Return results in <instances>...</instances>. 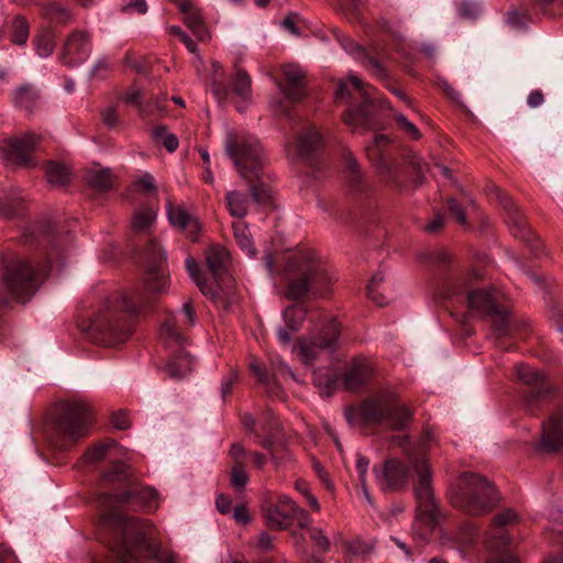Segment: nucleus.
<instances>
[{
	"mask_svg": "<svg viewBox=\"0 0 563 563\" xmlns=\"http://www.w3.org/2000/svg\"><path fill=\"white\" fill-rule=\"evenodd\" d=\"M373 373V362L369 358L355 356L347 364L342 380L346 389L356 390L372 379Z\"/></svg>",
	"mask_w": 563,
	"mask_h": 563,
	"instance_id": "21",
	"label": "nucleus"
},
{
	"mask_svg": "<svg viewBox=\"0 0 563 563\" xmlns=\"http://www.w3.org/2000/svg\"><path fill=\"white\" fill-rule=\"evenodd\" d=\"M46 273V266L35 271L25 260L13 256L4 261L3 287L11 300L25 302L34 295L37 279Z\"/></svg>",
	"mask_w": 563,
	"mask_h": 563,
	"instance_id": "11",
	"label": "nucleus"
},
{
	"mask_svg": "<svg viewBox=\"0 0 563 563\" xmlns=\"http://www.w3.org/2000/svg\"><path fill=\"white\" fill-rule=\"evenodd\" d=\"M235 242L241 250L250 257L255 255V249L245 222L236 221L232 225Z\"/></svg>",
	"mask_w": 563,
	"mask_h": 563,
	"instance_id": "37",
	"label": "nucleus"
},
{
	"mask_svg": "<svg viewBox=\"0 0 563 563\" xmlns=\"http://www.w3.org/2000/svg\"><path fill=\"white\" fill-rule=\"evenodd\" d=\"M152 307V299L139 289L131 288L110 296L102 311L91 323L93 339L106 346L125 342L133 325Z\"/></svg>",
	"mask_w": 563,
	"mask_h": 563,
	"instance_id": "2",
	"label": "nucleus"
},
{
	"mask_svg": "<svg viewBox=\"0 0 563 563\" xmlns=\"http://www.w3.org/2000/svg\"><path fill=\"white\" fill-rule=\"evenodd\" d=\"M395 121L398 128L409 135L412 140H419L421 137V133L419 129L410 122L402 113H395Z\"/></svg>",
	"mask_w": 563,
	"mask_h": 563,
	"instance_id": "53",
	"label": "nucleus"
},
{
	"mask_svg": "<svg viewBox=\"0 0 563 563\" xmlns=\"http://www.w3.org/2000/svg\"><path fill=\"white\" fill-rule=\"evenodd\" d=\"M167 214L170 223L184 230L189 239L197 240L201 224L197 218L192 217L181 206H169Z\"/></svg>",
	"mask_w": 563,
	"mask_h": 563,
	"instance_id": "26",
	"label": "nucleus"
},
{
	"mask_svg": "<svg viewBox=\"0 0 563 563\" xmlns=\"http://www.w3.org/2000/svg\"><path fill=\"white\" fill-rule=\"evenodd\" d=\"M43 12L47 19L57 23H66L71 18L70 10L56 2L45 5Z\"/></svg>",
	"mask_w": 563,
	"mask_h": 563,
	"instance_id": "44",
	"label": "nucleus"
},
{
	"mask_svg": "<svg viewBox=\"0 0 563 563\" xmlns=\"http://www.w3.org/2000/svg\"><path fill=\"white\" fill-rule=\"evenodd\" d=\"M515 373L517 380L527 387L522 391L520 406L526 413L534 416L544 407L555 388L544 372L528 364L516 365Z\"/></svg>",
	"mask_w": 563,
	"mask_h": 563,
	"instance_id": "12",
	"label": "nucleus"
},
{
	"mask_svg": "<svg viewBox=\"0 0 563 563\" xmlns=\"http://www.w3.org/2000/svg\"><path fill=\"white\" fill-rule=\"evenodd\" d=\"M294 520H297L298 526L302 529L309 530L311 528L310 526L312 519L310 518L308 512L303 508L299 507L297 504H295Z\"/></svg>",
	"mask_w": 563,
	"mask_h": 563,
	"instance_id": "59",
	"label": "nucleus"
},
{
	"mask_svg": "<svg viewBox=\"0 0 563 563\" xmlns=\"http://www.w3.org/2000/svg\"><path fill=\"white\" fill-rule=\"evenodd\" d=\"M38 92L32 85H22L14 91L13 101L15 106L32 112L38 103Z\"/></svg>",
	"mask_w": 563,
	"mask_h": 563,
	"instance_id": "33",
	"label": "nucleus"
},
{
	"mask_svg": "<svg viewBox=\"0 0 563 563\" xmlns=\"http://www.w3.org/2000/svg\"><path fill=\"white\" fill-rule=\"evenodd\" d=\"M409 463L417 474L415 496L417 501L416 520L412 525L413 537L420 543L431 538L441 516L432 487V472L424 456L408 454Z\"/></svg>",
	"mask_w": 563,
	"mask_h": 563,
	"instance_id": "7",
	"label": "nucleus"
},
{
	"mask_svg": "<svg viewBox=\"0 0 563 563\" xmlns=\"http://www.w3.org/2000/svg\"><path fill=\"white\" fill-rule=\"evenodd\" d=\"M285 84L305 82L303 70L296 65H286L283 68Z\"/></svg>",
	"mask_w": 563,
	"mask_h": 563,
	"instance_id": "55",
	"label": "nucleus"
},
{
	"mask_svg": "<svg viewBox=\"0 0 563 563\" xmlns=\"http://www.w3.org/2000/svg\"><path fill=\"white\" fill-rule=\"evenodd\" d=\"M323 146V136L316 128H309L300 134L297 143L299 155L310 158L317 154Z\"/></svg>",
	"mask_w": 563,
	"mask_h": 563,
	"instance_id": "29",
	"label": "nucleus"
},
{
	"mask_svg": "<svg viewBox=\"0 0 563 563\" xmlns=\"http://www.w3.org/2000/svg\"><path fill=\"white\" fill-rule=\"evenodd\" d=\"M313 383L320 389L321 394L330 396L335 388L336 376L332 369L319 368L313 372Z\"/></svg>",
	"mask_w": 563,
	"mask_h": 563,
	"instance_id": "39",
	"label": "nucleus"
},
{
	"mask_svg": "<svg viewBox=\"0 0 563 563\" xmlns=\"http://www.w3.org/2000/svg\"><path fill=\"white\" fill-rule=\"evenodd\" d=\"M141 97H142L141 89L133 86L121 98L125 103L134 104L139 109V103L143 102V101H141Z\"/></svg>",
	"mask_w": 563,
	"mask_h": 563,
	"instance_id": "64",
	"label": "nucleus"
},
{
	"mask_svg": "<svg viewBox=\"0 0 563 563\" xmlns=\"http://www.w3.org/2000/svg\"><path fill=\"white\" fill-rule=\"evenodd\" d=\"M117 443L114 441H110L107 443H101L96 445L84 454V459L88 463H97L101 460H104L109 456V452L111 449L115 448Z\"/></svg>",
	"mask_w": 563,
	"mask_h": 563,
	"instance_id": "47",
	"label": "nucleus"
},
{
	"mask_svg": "<svg viewBox=\"0 0 563 563\" xmlns=\"http://www.w3.org/2000/svg\"><path fill=\"white\" fill-rule=\"evenodd\" d=\"M133 479L130 466L123 462L113 463L102 475V481L106 484H118L121 490L125 489Z\"/></svg>",
	"mask_w": 563,
	"mask_h": 563,
	"instance_id": "31",
	"label": "nucleus"
},
{
	"mask_svg": "<svg viewBox=\"0 0 563 563\" xmlns=\"http://www.w3.org/2000/svg\"><path fill=\"white\" fill-rule=\"evenodd\" d=\"M169 32L174 35H177L190 53L194 54L197 52L196 42L188 34H186L179 26H170Z\"/></svg>",
	"mask_w": 563,
	"mask_h": 563,
	"instance_id": "57",
	"label": "nucleus"
},
{
	"mask_svg": "<svg viewBox=\"0 0 563 563\" xmlns=\"http://www.w3.org/2000/svg\"><path fill=\"white\" fill-rule=\"evenodd\" d=\"M345 169L350 174L352 186L356 187L362 178L360 165L351 152L344 153Z\"/></svg>",
	"mask_w": 563,
	"mask_h": 563,
	"instance_id": "50",
	"label": "nucleus"
},
{
	"mask_svg": "<svg viewBox=\"0 0 563 563\" xmlns=\"http://www.w3.org/2000/svg\"><path fill=\"white\" fill-rule=\"evenodd\" d=\"M295 501L286 495L278 496L276 503L262 508L267 527L272 530H286L294 520Z\"/></svg>",
	"mask_w": 563,
	"mask_h": 563,
	"instance_id": "19",
	"label": "nucleus"
},
{
	"mask_svg": "<svg viewBox=\"0 0 563 563\" xmlns=\"http://www.w3.org/2000/svg\"><path fill=\"white\" fill-rule=\"evenodd\" d=\"M230 90L243 102V104H241L240 101H238V111H244L246 103L251 100L252 97V80L245 70L241 68L235 70V74L230 81Z\"/></svg>",
	"mask_w": 563,
	"mask_h": 563,
	"instance_id": "28",
	"label": "nucleus"
},
{
	"mask_svg": "<svg viewBox=\"0 0 563 563\" xmlns=\"http://www.w3.org/2000/svg\"><path fill=\"white\" fill-rule=\"evenodd\" d=\"M147 11L145 0H133L122 7V12L144 14Z\"/></svg>",
	"mask_w": 563,
	"mask_h": 563,
	"instance_id": "63",
	"label": "nucleus"
},
{
	"mask_svg": "<svg viewBox=\"0 0 563 563\" xmlns=\"http://www.w3.org/2000/svg\"><path fill=\"white\" fill-rule=\"evenodd\" d=\"M342 47L350 54L354 55L355 58L360 59L364 68L375 78L385 79L386 74L383 65L374 57H371L366 54L364 48L356 44L353 40L349 37H342L341 40Z\"/></svg>",
	"mask_w": 563,
	"mask_h": 563,
	"instance_id": "25",
	"label": "nucleus"
},
{
	"mask_svg": "<svg viewBox=\"0 0 563 563\" xmlns=\"http://www.w3.org/2000/svg\"><path fill=\"white\" fill-rule=\"evenodd\" d=\"M166 97L153 98L142 103H139L137 113L142 119L148 117H163L166 113V107L164 104Z\"/></svg>",
	"mask_w": 563,
	"mask_h": 563,
	"instance_id": "41",
	"label": "nucleus"
},
{
	"mask_svg": "<svg viewBox=\"0 0 563 563\" xmlns=\"http://www.w3.org/2000/svg\"><path fill=\"white\" fill-rule=\"evenodd\" d=\"M450 500L454 507L471 516H482L493 509L497 493L487 478L463 473L451 489Z\"/></svg>",
	"mask_w": 563,
	"mask_h": 563,
	"instance_id": "10",
	"label": "nucleus"
},
{
	"mask_svg": "<svg viewBox=\"0 0 563 563\" xmlns=\"http://www.w3.org/2000/svg\"><path fill=\"white\" fill-rule=\"evenodd\" d=\"M479 13V7L473 1H462L459 5V14L463 19H475Z\"/></svg>",
	"mask_w": 563,
	"mask_h": 563,
	"instance_id": "56",
	"label": "nucleus"
},
{
	"mask_svg": "<svg viewBox=\"0 0 563 563\" xmlns=\"http://www.w3.org/2000/svg\"><path fill=\"white\" fill-rule=\"evenodd\" d=\"M282 274L287 283L285 295L297 300L313 294L325 297L332 290L334 273L313 250H301L287 256Z\"/></svg>",
	"mask_w": 563,
	"mask_h": 563,
	"instance_id": "3",
	"label": "nucleus"
},
{
	"mask_svg": "<svg viewBox=\"0 0 563 563\" xmlns=\"http://www.w3.org/2000/svg\"><path fill=\"white\" fill-rule=\"evenodd\" d=\"M493 554L486 563H519V561L509 553L507 547L495 545L494 549H488Z\"/></svg>",
	"mask_w": 563,
	"mask_h": 563,
	"instance_id": "51",
	"label": "nucleus"
},
{
	"mask_svg": "<svg viewBox=\"0 0 563 563\" xmlns=\"http://www.w3.org/2000/svg\"><path fill=\"white\" fill-rule=\"evenodd\" d=\"M384 282V276L380 273L373 275L367 284V294L373 302L379 307H384L388 303V299L378 291L379 286Z\"/></svg>",
	"mask_w": 563,
	"mask_h": 563,
	"instance_id": "45",
	"label": "nucleus"
},
{
	"mask_svg": "<svg viewBox=\"0 0 563 563\" xmlns=\"http://www.w3.org/2000/svg\"><path fill=\"white\" fill-rule=\"evenodd\" d=\"M34 47L38 56H49L55 47V36L49 30H44L34 38Z\"/></svg>",
	"mask_w": 563,
	"mask_h": 563,
	"instance_id": "42",
	"label": "nucleus"
},
{
	"mask_svg": "<svg viewBox=\"0 0 563 563\" xmlns=\"http://www.w3.org/2000/svg\"><path fill=\"white\" fill-rule=\"evenodd\" d=\"M206 262L210 273L219 279L227 272L230 255L224 247L212 246L207 252Z\"/></svg>",
	"mask_w": 563,
	"mask_h": 563,
	"instance_id": "30",
	"label": "nucleus"
},
{
	"mask_svg": "<svg viewBox=\"0 0 563 563\" xmlns=\"http://www.w3.org/2000/svg\"><path fill=\"white\" fill-rule=\"evenodd\" d=\"M48 183L57 186H64L69 181V168L58 162H49L45 168Z\"/></svg>",
	"mask_w": 563,
	"mask_h": 563,
	"instance_id": "40",
	"label": "nucleus"
},
{
	"mask_svg": "<svg viewBox=\"0 0 563 563\" xmlns=\"http://www.w3.org/2000/svg\"><path fill=\"white\" fill-rule=\"evenodd\" d=\"M341 328L335 318H324L313 327V332L301 338L297 351L305 364H312L321 355L330 356L338 343Z\"/></svg>",
	"mask_w": 563,
	"mask_h": 563,
	"instance_id": "13",
	"label": "nucleus"
},
{
	"mask_svg": "<svg viewBox=\"0 0 563 563\" xmlns=\"http://www.w3.org/2000/svg\"><path fill=\"white\" fill-rule=\"evenodd\" d=\"M238 380V372L233 368L230 369L228 375L223 377L221 382V396L225 400L227 397L231 394L232 387Z\"/></svg>",
	"mask_w": 563,
	"mask_h": 563,
	"instance_id": "58",
	"label": "nucleus"
},
{
	"mask_svg": "<svg viewBox=\"0 0 563 563\" xmlns=\"http://www.w3.org/2000/svg\"><path fill=\"white\" fill-rule=\"evenodd\" d=\"M283 316L286 328L297 332L307 317V309L303 305H292L284 310Z\"/></svg>",
	"mask_w": 563,
	"mask_h": 563,
	"instance_id": "38",
	"label": "nucleus"
},
{
	"mask_svg": "<svg viewBox=\"0 0 563 563\" xmlns=\"http://www.w3.org/2000/svg\"><path fill=\"white\" fill-rule=\"evenodd\" d=\"M563 448V411L554 413L548 423H543V432L539 449L543 452H556Z\"/></svg>",
	"mask_w": 563,
	"mask_h": 563,
	"instance_id": "24",
	"label": "nucleus"
},
{
	"mask_svg": "<svg viewBox=\"0 0 563 563\" xmlns=\"http://www.w3.org/2000/svg\"><path fill=\"white\" fill-rule=\"evenodd\" d=\"M373 471L377 485L384 492L402 489L409 477L408 466L398 459H388L382 466L375 465Z\"/></svg>",
	"mask_w": 563,
	"mask_h": 563,
	"instance_id": "18",
	"label": "nucleus"
},
{
	"mask_svg": "<svg viewBox=\"0 0 563 563\" xmlns=\"http://www.w3.org/2000/svg\"><path fill=\"white\" fill-rule=\"evenodd\" d=\"M186 269L190 276V278L195 282L197 287L205 296H210L211 299L216 300L218 298V294L212 289V287L202 278L200 273V266L194 257L186 258Z\"/></svg>",
	"mask_w": 563,
	"mask_h": 563,
	"instance_id": "36",
	"label": "nucleus"
},
{
	"mask_svg": "<svg viewBox=\"0 0 563 563\" xmlns=\"http://www.w3.org/2000/svg\"><path fill=\"white\" fill-rule=\"evenodd\" d=\"M225 200L227 207L232 217L242 219L247 214L250 206V198L247 195L238 190H232L227 194Z\"/></svg>",
	"mask_w": 563,
	"mask_h": 563,
	"instance_id": "34",
	"label": "nucleus"
},
{
	"mask_svg": "<svg viewBox=\"0 0 563 563\" xmlns=\"http://www.w3.org/2000/svg\"><path fill=\"white\" fill-rule=\"evenodd\" d=\"M147 264L144 275L146 289L153 294H159L167 288V276L165 272L166 256L156 242H151L146 246Z\"/></svg>",
	"mask_w": 563,
	"mask_h": 563,
	"instance_id": "17",
	"label": "nucleus"
},
{
	"mask_svg": "<svg viewBox=\"0 0 563 563\" xmlns=\"http://www.w3.org/2000/svg\"><path fill=\"white\" fill-rule=\"evenodd\" d=\"M23 207L22 198L15 191L0 194V216L5 219L16 217Z\"/></svg>",
	"mask_w": 563,
	"mask_h": 563,
	"instance_id": "32",
	"label": "nucleus"
},
{
	"mask_svg": "<svg viewBox=\"0 0 563 563\" xmlns=\"http://www.w3.org/2000/svg\"><path fill=\"white\" fill-rule=\"evenodd\" d=\"M312 467L324 487L329 490H332L334 485L324 467L317 461L313 462Z\"/></svg>",
	"mask_w": 563,
	"mask_h": 563,
	"instance_id": "62",
	"label": "nucleus"
},
{
	"mask_svg": "<svg viewBox=\"0 0 563 563\" xmlns=\"http://www.w3.org/2000/svg\"><path fill=\"white\" fill-rule=\"evenodd\" d=\"M473 277L464 276L450 280L443 290V296L450 299L465 300L467 308L475 314L488 320L497 336L509 333V310L503 306L495 289L471 290L468 283Z\"/></svg>",
	"mask_w": 563,
	"mask_h": 563,
	"instance_id": "5",
	"label": "nucleus"
},
{
	"mask_svg": "<svg viewBox=\"0 0 563 563\" xmlns=\"http://www.w3.org/2000/svg\"><path fill=\"white\" fill-rule=\"evenodd\" d=\"M155 219V214L151 209L137 211L132 219V228L134 231H144L150 228Z\"/></svg>",
	"mask_w": 563,
	"mask_h": 563,
	"instance_id": "49",
	"label": "nucleus"
},
{
	"mask_svg": "<svg viewBox=\"0 0 563 563\" xmlns=\"http://www.w3.org/2000/svg\"><path fill=\"white\" fill-rule=\"evenodd\" d=\"M92 423L90 406L84 400L62 402L54 421L52 445L60 451L67 450L79 439L88 435Z\"/></svg>",
	"mask_w": 563,
	"mask_h": 563,
	"instance_id": "9",
	"label": "nucleus"
},
{
	"mask_svg": "<svg viewBox=\"0 0 563 563\" xmlns=\"http://www.w3.org/2000/svg\"><path fill=\"white\" fill-rule=\"evenodd\" d=\"M90 52V36L86 32L75 31L65 42L62 60L67 66H77L87 60Z\"/></svg>",
	"mask_w": 563,
	"mask_h": 563,
	"instance_id": "20",
	"label": "nucleus"
},
{
	"mask_svg": "<svg viewBox=\"0 0 563 563\" xmlns=\"http://www.w3.org/2000/svg\"><path fill=\"white\" fill-rule=\"evenodd\" d=\"M309 538L312 541L316 553L318 555H324L330 551L331 542L325 532L319 527H312L309 529Z\"/></svg>",
	"mask_w": 563,
	"mask_h": 563,
	"instance_id": "43",
	"label": "nucleus"
},
{
	"mask_svg": "<svg viewBox=\"0 0 563 563\" xmlns=\"http://www.w3.org/2000/svg\"><path fill=\"white\" fill-rule=\"evenodd\" d=\"M42 141L43 136L33 131L3 139L0 141V159L8 167H33L37 164L35 153Z\"/></svg>",
	"mask_w": 563,
	"mask_h": 563,
	"instance_id": "14",
	"label": "nucleus"
},
{
	"mask_svg": "<svg viewBox=\"0 0 563 563\" xmlns=\"http://www.w3.org/2000/svg\"><path fill=\"white\" fill-rule=\"evenodd\" d=\"M161 335L168 345L177 347L166 365L168 375L173 378H181L189 374L194 368V357L184 349L186 339L174 317L167 318L163 322Z\"/></svg>",
	"mask_w": 563,
	"mask_h": 563,
	"instance_id": "15",
	"label": "nucleus"
},
{
	"mask_svg": "<svg viewBox=\"0 0 563 563\" xmlns=\"http://www.w3.org/2000/svg\"><path fill=\"white\" fill-rule=\"evenodd\" d=\"M506 209V223L511 232V234L516 239H520L523 241H530L532 236V232L528 227L523 216L521 214L518 207L510 200L505 201Z\"/></svg>",
	"mask_w": 563,
	"mask_h": 563,
	"instance_id": "27",
	"label": "nucleus"
},
{
	"mask_svg": "<svg viewBox=\"0 0 563 563\" xmlns=\"http://www.w3.org/2000/svg\"><path fill=\"white\" fill-rule=\"evenodd\" d=\"M374 87L364 84L355 75H350L346 80L339 82L335 100L349 104L342 119L353 132L364 133L380 126L374 112Z\"/></svg>",
	"mask_w": 563,
	"mask_h": 563,
	"instance_id": "6",
	"label": "nucleus"
},
{
	"mask_svg": "<svg viewBox=\"0 0 563 563\" xmlns=\"http://www.w3.org/2000/svg\"><path fill=\"white\" fill-rule=\"evenodd\" d=\"M518 521L519 516L514 509H506L497 514L493 519L492 529L485 539L486 547L488 549H494L495 545L508 547L510 540L504 529L516 525Z\"/></svg>",
	"mask_w": 563,
	"mask_h": 563,
	"instance_id": "23",
	"label": "nucleus"
},
{
	"mask_svg": "<svg viewBox=\"0 0 563 563\" xmlns=\"http://www.w3.org/2000/svg\"><path fill=\"white\" fill-rule=\"evenodd\" d=\"M229 456L231 460L230 484L235 490L243 492L250 481L246 470L250 454L242 444L233 443Z\"/></svg>",
	"mask_w": 563,
	"mask_h": 563,
	"instance_id": "22",
	"label": "nucleus"
},
{
	"mask_svg": "<svg viewBox=\"0 0 563 563\" xmlns=\"http://www.w3.org/2000/svg\"><path fill=\"white\" fill-rule=\"evenodd\" d=\"M86 179L91 188L99 191L110 190L114 181L113 174L109 168L90 170Z\"/></svg>",
	"mask_w": 563,
	"mask_h": 563,
	"instance_id": "35",
	"label": "nucleus"
},
{
	"mask_svg": "<svg viewBox=\"0 0 563 563\" xmlns=\"http://www.w3.org/2000/svg\"><path fill=\"white\" fill-rule=\"evenodd\" d=\"M224 150L240 176L249 183L254 202L268 203L272 199V189L262 181L266 156L260 141L253 135L229 131Z\"/></svg>",
	"mask_w": 563,
	"mask_h": 563,
	"instance_id": "4",
	"label": "nucleus"
},
{
	"mask_svg": "<svg viewBox=\"0 0 563 563\" xmlns=\"http://www.w3.org/2000/svg\"><path fill=\"white\" fill-rule=\"evenodd\" d=\"M185 24L195 33L199 40H203L207 36V30L205 23L199 13L186 12Z\"/></svg>",
	"mask_w": 563,
	"mask_h": 563,
	"instance_id": "48",
	"label": "nucleus"
},
{
	"mask_svg": "<svg viewBox=\"0 0 563 563\" xmlns=\"http://www.w3.org/2000/svg\"><path fill=\"white\" fill-rule=\"evenodd\" d=\"M30 27L23 16H15L12 23L11 40L18 45H24L27 42Z\"/></svg>",
	"mask_w": 563,
	"mask_h": 563,
	"instance_id": "46",
	"label": "nucleus"
},
{
	"mask_svg": "<svg viewBox=\"0 0 563 563\" xmlns=\"http://www.w3.org/2000/svg\"><path fill=\"white\" fill-rule=\"evenodd\" d=\"M282 91L292 102L300 101L306 93L305 82H296V84H284L280 86Z\"/></svg>",
	"mask_w": 563,
	"mask_h": 563,
	"instance_id": "52",
	"label": "nucleus"
},
{
	"mask_svg": "<svg viewBox=\"0 0 563 563\" xmlns=\"http://www.w3.org/2000/svg\"><path fill=\"white\" fill-rule=\"evenodd\" d=\"M133 187L135 190L144 192V194H155L156 192V185L154 177L145 173L142 175L137 180L133 183Z\"/></svg>",
	"mask_w": 563,
	"mask_h": 563,
	"instance_id": "54",
	"label": "nucleus"
},
{
	"mask_svg": "<svg viewBox=\"0 0 563 563\" xmlns=\"http://www.w3.org/2000/svg\"><path fill=\"white\" fill-rule=\"evenodd\" d=\"M413 411L393 395H379L345 410L350 424L382 426L390 430H405Z\"/></svg>",
	"mask_w": 563,
	"mask_h": 563,
	"instance_id": "8",
	"label": "nucleus"
},
{
	"mask_svg": "<svg viewBox=\"0 0 563 563\" xmlns=\"http://www.w3.org/2000/svg\"><path fill=\"white\" fill-rule=\"evenodd\" d=\"M365 153L377 175L385 183L397 185L398 164L390 150V139L385 134L376 135L366 145Z\"/></svg>",
	"mask_w": 563,
	"mask_h": 563,
	"instance_id": "16",
	"label": "nucleus"
},
{
	"mask_svg": "<svg viewBox=\"0 0 563 563\" xmlns=\"http://www.w3.org/2000/svg\"><path fill=\"white\" fill-rule=\"evenodd\" d=\"M100 507L109 510L103 514L102 522L115 532L111 545L119 563H135L143 558H157V547L151 541L154 526L140 517H128L115 511L129 506L147 512L155 511L159 505L158 492L133 479L125 489L117 493H102L98 498Z\"/></svg>",
	"mask_w": 563,
	"mask_h": 563,
	"instance_id": "1",
	"label": "nucleus"
},
{
	"mask_svg": "<svg viewBox=\"0 0 563 563\" xmlns=\"http://www.w3.org/2000/svg\"><path fill=\"white\" fill-rule=\"evenodd\" d=\"M368 466H369V460L363 455H357L356 471H357L358 479H360V483H361V486L363 489H365V481H366Z\"/></svg>",
	"mask_w": 563,
	"mask_h": 563,
	"instance_id": "61",
	"label": "nucleus"
},
{
	"mask_svg": "<svg viewBox=\"0 0 563 563\" xmlns=\"http://www.w3.org/2000/svg\"><path fill=\"white\" fill-rule=\"evenodd\" d=\"M448 208H449V211L451 212V214L455 218V220L460 224L466 223V217H465L464 210L457 200H455L453 198L449 199Z\"/></svg>",
	"mask_w": 563,
	"mask_h": 563,
	"instance_id": "60",
	"label": "nucleus"
}]
</instances>
